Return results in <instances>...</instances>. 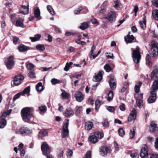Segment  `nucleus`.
<instances>
[{
	"label": "nucleus",
	"instance_id": "f257e3e1",
	"mask_svg": "<svg viewBox=\"0 0 158 158\" xmlns=\"http://www.w3.org/2000/svg\"><path fill=\"white\" fill-rule=\"evenodd\" d=\"M34 108L32 107H26L21 110V116L23 120L25 122L30 123V119L33 116Z\"/></svg>",
	"mask_w": 158,
	"mask_h": 158
},
{
	"label": "nucleus",
	"instance_id": "f03ea898",
	"mask_svg": "<svg viewBox=\"0 0 158 158\" xmlns=\"http://www.w3.org/2000/svg\"><path fill=\"white\" fill-rule=\"evenodd\" d=\"M158 89V85H157L156 83H154L152 85L150 91L151 96L148 99V102L149 103H153L156 101V92Z\"/></svg>",
	"mask_w": 158,
	"mask_h": 158
},
{
	"label": "nucleus",
	"instance_id": "7ed1b4c3",
	"mask_svg": "<svg viewBox=\"0 0 158 158\" xmlns=\"http://www.w3.org/2000/svg\"><path fill=\"white\" fill-rule=\"evenodd\" d=\"M117 14L114 10H111L108 11L106 15L103 14L102 17L108 20V21L111 23L114 22L116 19Z\"/></svg>",
	"mask_w": 158,
	"mask_h": 158
},
{
	"label": "nucleus",
	"instance_id": "20e7f679",
	"mask_svg": "<svg viewBox=\"0 0 158 158\" xmlns=\"http://www.w3.org/2000/svg\"><path fill=\"white\" fill-rule=\"evenodd\" d=\"M132 50L133 60L135 63L138 64L141 57L139 52V48L138 46H137L135 49L132 48Z\"/></svg>",
	"mask_w": 158,
	"mask_h": 158
},
{
	"label": "nucleus",
	"instance_id": "39448f33",
	"mask_svg": "<svg viewBox=\"0 0 158 158\" xmlns=\"http://www.w3.org/2000/svg\"><path fill=\"white\" fill-rule=\"evenodd\" d=\"M41 149L43 152V154L45 155L47 158H52V156L48 152L49 147L46 142H43L42 144Z\"/></svg>",
	"mask_w": 158,
	"mask_h": 158
},
{
	"label": "nucleus",
	"instance_id": "423d86ee",
	"mask_svg": "<svg viewBox=\"0 0 158 158\" xmlns=\"http://www.w3.org/2000/svg\"><path fill=\"white\" fill-rule=\"evenodd\" d=\"M67 122L64 123L63 127V131L61 133V137L64 138L66 137L69 135V130L68 128V127L69 124L68 122L69 119L65 120Z\"/></svg>",
	"mask_w": 158,
	"mask_h": 158
},
{
	"label": "nucleus",
	"instance_id": "0eeeda50",
	"mask_svg": "<svg viewBox=\"0 0 158 158\" xmlns=\"http://www.w3.org/2000/svg\"><path fill=\"white\" fill-rule=\"evenodd\" d=\"M151 51L153 57L158 55V43L155 42H152L151 43Z\"/></svg>",
	"mask_w": 158,
	"mask_h": 158
},
{
	"label": "nucleus",
	"instance_id": "6e6552de",
	"mask_svg": "<svg viewBox=\"0 0 158 158\" xmlns=\"http://www.w3.org/2000/svg\"><path fill=\"white\" fill-rule=\"evenodd\" d=\"M14 56H11L7 59L6 65V67L9 69H12L14 65Z\"/></svg>",
	"mask_w": 158,
	"mask_h": 158
},
{
	"label": "nucleus",
	"instance_id": "1a4fd4ad",
	"mask_svg": "<svg viewBox=\"0 0 158 158\" xmlns=\"http://www.w3.org/2000/svg\"><path fill=\"white\" fill-rule=\"evenodd\" d=\"M148 147L146 146L143 147L141 150L140 156L142 158H149L151 154L148 153Z\"/></svg>",
	"mask_w": 158,
	"mask_h": 158
},
{
	"label": "nucleus",
	"instance_id": "9d476101",
	"mask_svg": "<svg viewBox=\"0 0 158 158\" xmlns=\"http://www.w3.org/2000/svg\"><path fill=\"white\" fill-rule=\"evenodd\" d=\"M24 79L23 76L21 74H19L15 77L14 80V85L18 86L20 84Z\"/></svg>",
	"mask_w": 158,
	"mask_h": 158
},
{
	"label": "nucleus",
	"instance_id": "9b49d317",
	"mask_svg": "<svg viewBox=\"0 0 158 158\" xmlns=\"http://www.w3.org/2000/svg\"><path fill=\"white\" fill-rule=\"evenodd\" d=\"M6 117L5 113L4 112L0 117V128H3L6 124V121L5 119Z\"/></svg>",
	"mask_w": 158,
	"mask_h": 158
},
{
	"label": "nucleus",
	"instance_id": "f8f14e48",
	"mask_svg": "<svg viewBox=\"0 0 158 158\" xmlns=\"http://www.w3.org/2000/svg\"><path fill=\"white\" fill-rule=\"evenodd\" d=\"M136 117V111L135 108H133V110L129 115L128 120L129 121H134Z\"/></svg>",
	"mask_w": 158,
	"mask_h": 158
},
{
	"label": "nucleus",
	"instance_id": "ddd939ff",
	"mask_svg": "<svg viewBox=\"0 0 158 158\" xmlns=\"http://www.w3.org/2000/svg\"><path fill=\"white\" fill-rule=\"evenodd\" d=\"M31 132V131L29 129L27 128L22 127L16 131L17 134H28Z\"/></svg>",
	"mask_w": 158,
	"mask_h": 158
},
{
	"label": "nucleus",
	"instance_id": "4468645a",
	"mask_svg": "<svg viewBox=\"0 0 158 158\" xmlns=\"http://www.w3.org/2000/svg\"><path fill=\"white\" fill-rule=\"evenodd\" d=\"M110 151V149L105 146L101 147L100 149V154L103 156H106L107 153Z\"/></svg>",
	"mask_w": 158,
	"mask_h": 158
},
{
	"label": "nucleus",
	"instance_id": "2eb2a0df",
	"mask_svg": "<svg viewBox=\"0 0 158 158\" xmlns=\"http://www.w3.org/2000/svg\"><path fill=\"white\" fill-rule=\"evenodd\" d=\"M103 73V72H99L94 77L93 81L95 82H99L101 81L102 78Z\"/></svg>",
	"mask_w": 158,
	"mask_h": 158
},
{
	"label": "nucleus",
	"instance_id": "dca6fc26",
	"mask_svg": "<svg viewBox=\"0 0 158 158\" xmlns=\"http://www.w3.org/2000/svg\"><path fill=\"white\" fill-rule=\"evenodd\" d=\"M18 49L19 52H24L27 50L32 49L30 47L27 46L23 44H20L18 47Z\"/></svg>",
	"mask_w": 158,
	"mask_h": 158
},
{
	"label": "nucleus",
	"instance_id": "f3484780",
	"mask_svg": "<svg viewBox=\"0 0 158 158\" xmlns=\"http://www.w3.org/2000/svg\"><path fill=\"white\" fill-rule=\"evenodd\" d=\"M75 97L76 100L79 102H81L84 99V97L82 92H78L75 95Z\"/></svg>",
	"mask_w": 158,
	"mask_h": 158
},
{
	"label": "nucleus",
	"instance_id": "a211bd4d",
	"mask_svg": "<svg viewBox=\"0 0 158 158\" xmlns=\"http://www.w3.org/2000/svg\"><path fill=\"white\" fill-rule=\"evenodd\" d=\"M116 80L112 77H110L109 81L110 87L112 89H114L116 87Z\"/></svg>",
	"mask_w": 158,
	"mask_h": 158
},
{
	"label": "nucleus",
	"instance_id": "6ab92c4d",
	"mask_svg": "<svg viewBox=\"0 0 158 158\" xmlns=\"http://www.w3.org/2000/svg\"><path fill=\"white\" fill-rule=\"evenodd\" d=\"M125 40L126 42L127 43H132L134 39V37L132 35H130L129 33L127 36L125 37Z\"/></svg>",
	"mask_w": 158,
	"mask_h": 158
},
{
	"label": "nucleus",
	"instance_id": "aec40b11",
	"mask_svg": "<svg viewBox=\"0 0 158 158\" xmlns=\"http://www.w3.org/2000/svg\"><path fill=\"white\" fill-rule=\"evenodd\" d=\"M24 19L19 18L16 20V26L23 28H25V26L23 24Z\"/></svg>",
	"mask_w": 158,
	"mask_h": 158
},
{
	"label": "nucleus",
	"instance_id": "412c9836",
	"mask_svg": "<svg viewBox=\"0 0 158 158\" xmlns=\"http://www.w3.org/2000/svg\"><path fill=\"white\" fill-rule=\"evenodd\" d=\"M28 5L27 6L23 5L20 9V11L21 13L23 14H27L28 13Z\"/></svg>",
	"mask_w": 158,
	"mask_h": 158
},
{
	"label": "nucleus",
	"instance_id": "4be33fe9",
	"mask_svg": "<svg viewBox=\"0 0 158 158\" xmlns=\"http://www.w3.org/2000/svg\"><path fill=\"white\" fill-rule=\"evenodd\" d=\"M151 58L148 54H147L146 56V63L147 66L150 68L152 66V63L151 61Z\"/></svg>",
	"mask_w": 158,
	"mask_h": 158
},
{
	"label": "nucleus",
	"instance_id": "5701e85b",
	"mask_svg": "<svg viewBox=\"0 0 158 158\" xmlns=\"http://www.w3.org/2000/svg\"><path fill=\"white\" fill-rule=\"evenodd\" d=\"M74 112L71 109H67L63 113V114L66 117H69L73 115L74 114Z\"/></svg>",
	"mask_w": 158,
	"mask_h": 158
},
{
	"label": "nucleus",
	"instance_id": "b1692460",
	"mask_svg": "<svg viewBox=\"0 0 158 158\" xmlns=\"http://www.w3.org/2000/svg\"><path fill=\"white\" fill-rule=\"evenodd\" d=\"M61 91L62 92L61 94V97L62 98L66 99L70 97V94L66 93L64 90H62Z\"/></svg>",
	"mask_w": 158,
	"mask_h": 158
},
{
	"label": "nucleus",
	"instance_id": "393cba45",
	"mask_svg": "<svg viewBox=\"0 0 158 158\" xmlns=\"http://www.w3.org/2000/svg\"><path fill=\"white\" fill-rule=\"evenodd\" d=\"M93 125V123L91 122H88L85 123V129L87 130H91Z\"/></svg>",
	"mask_w": 158,
	"mask_h": 158
},
{
	"label": "nucleus",
	"instance_id": "a878e982",
	"mask_svg": "<svg viewBox=\"0 0 158 158\" xmlns=\"http://www.w3.org/2000/svg\"><path fill=\"white\" fill-rule=\"evenodd\" d=\"M41 37V35L39 34H36L35 35L34 37H30V39L32 42H35L39 40Z\"/></svg>",
	"mask_w": 158,
	"mask_h": 158
},
{
	"label": "nucleus",
	"instance_id": "bb28decb",
	"mask_svg": "<svg viewBox=\"0 0 158 158\" xmlns=\"http://www.w3.org/2000/svg\"><path fill=\"white\" fill-rule=\"evenodd\" d=\"M36 89L38 92H41L44 88L41 82H39L36 86Z\"/></svg>",
	"mask_w": 158,
	"mask_h": 158
},
{
	"label": "nucleus",
	"instance_id": "cd10ccee",
	"mask_svg": "<svg viewBox=\"0 0 158 158\" xmlns=\"http://www.w3.org/2000/svg\"><path fill=\"white\" fill-rule=\"evenodd\" d=\"M34 14L35 17L36 18H38L40 16V12L38 7H37L35 8L34 10Z\"/></svg>",
	"mask_w": 158,
	"mask_h": 158
},
{
	"label": "nucleus",
	"instance_id": "c85d7f7f",
	"mask_svg": "<svg viewBox=\"0 0 158 158\" xmlns=\"http://www.w3.org/2000/svg\"><path fill=\"white\" fill-rule=\"evenodd\" d=\"M152 15L155 20H158V10H153L152 12Z\"/></svg>",
	"mask_w": 158,
	"mask_h": 158
},
{
	"label": "nucleus",
	"instance_id": "c756f323",
	"mask_svg": "<svg viewBox=\"0 0 158 158\" xmlns=\"http://www.w3.org/2000/svg\"><path fill=\"white\" fill-rule=\"evenodd\" d=\"M89 140L93 143H95L98 141V139L94 135L89 136Z\"/></svg>",
	"mask_w": 158,
	"mask_h": 158
},
{
	"label": "nucleus",
	"instance_id": "7c9ffc66",
	"mask_svg": "<svg viewBox=\"0 0 158 158\" xmlns=\"http://www.w3.org/2000/svg\"><path fill=\"white\" fill-rule=\"evenodd\" d=\"M89 27V24L86 22H83L81 24V26L80 27V28L82 30H84Z\"/></svg>",
	"mask_w": 158,
	"mask_h": 158
},
{
	"label": "nucleus",
	"instance_id": "2f4dec72",
	"mask_svg": "<svg viewBox=\"0 0 158 158\" xmlns=\"http://www.w3.org/2000/svg\"><path fill=\"white\" fill-rule=\"evenodd\" d=\"M114 94L112 91H110L107 97L106 98L107 100L108 101H110L113 98Z\"/></svg>",
	"mask_w": 158,
	"mask_h": 158
},
{
	"label": "nucleus",
	"instance_id": "473e14b6",
	"mask_svg": "<svg viewBox=\"0 0 158 158\" xmlns=\"http://www.w3.org/2000/svg\"><path fill=\"white\" fill-rule=\"evenodd\" d=\"M47 9L48 11L51 15H54L55 14L54 11L52 7L50 5H47Z\"/></svg>",
	"mask_w": 158,
	"mask_h": 158
},
{
	"label": "nucleus",
	"instance_id": "72a5a7b5",
	"mask_svg": "<svg viewBox=\"0 0 158 158\" xmlns=\"http://www.w3.org/2000/svg\"><path fill=\"white\" fill-rule=\"evenodd\" d=\"M39 109L41 113H44L46 111L47 107L45 105H41L39 106Z\"/></svg>",
	"mask_w": 158,
	"mask_h": 158
},
{
	"label": "nucleus",
	"instance_id": "f704fd0d",
	"mask_svg": "<svg viewBox=\"0 0 158 158\" xmlns=\"http://www.w3.org/2000/svg\"><path fill=\"white\" fill-rule=\"evenodd\" d=\"M95 49L96 47L95 45L93 44L91 47V50L89 54V56L90 58H92V57L93 58V56L94 55L93 54L94 53V51L95 50Z\"/></svg>",
	"mask_w": 158,
	"mask_h": 158
},
{
	"label": "nucleus",
	"instance_id": "c9c22d12",
	"mask_svg": "<svg viewBox=\"0 0 158 158\" xmlns=\"http://www.w3.org/2000/svg\"><path fill=\"white\" fill-rule=\"evenodd\" d=\"M129 85V83L128 82H125L123 84V86L121 90L122 92H124L126 89L128 88Z\"/></svg>",
	"mask_w": 158,
	"mask_h": 158
},
{
	"label": "nucleus",
	"instance_id": "e433bc0d",
	"mask_svg": "<svg viewBox=\"0 0 158 158\" xmlns=\"http://www.w3.org/2000/svg\"><path fill=\"white\" fill-rule=\"evenodd\" d=\"M27 67L28 69L29 70V71H34V66L33 64H32L29 63L27 65Z\"/></svg>",
	"mask_w": 158,
	"mask_h": 158
},
{
	"label": "nucleus",
	"instance_id": "4c0bfd02",
	"mask_svg": "<svg viewBox=\"0 0 158 158\" xmlns=\"http://www.w3.org/2000/svg\"><path fill=\"white\" fill-rule=\"evenodd\" d=\"M94 135L96 136L97 139H101L103 136V134L100 132H97L95 133Z\"/></svg>",
	"mask_w": 158,
	"mask_h": 158
},
{
	"label": "nucleus",
	"instance_id": "58836bf2",
	"mask_svg": "<svg viewBox=\"0 0 158 158\" xmlns=\"http://www.w3.org/2000/svg\"><path fill=\"white\" fill-rule=\"evenodd\" d=\"M47 134L48 132L46 131H42L39 132V135L40 137L42 138L47 135Z\"/></svg>",
	"mask_w": 158,
	"mask_h": 158
},
{
	"label": "nucleus",
	"instance_id": "ea45409f",
	"mask_svg": "<svg viewBox=\"0 0 158 158\" xmlns=\"http://www.w3.org/2000/svg\"><path fill=\"white\" fill-rule=\"evenodd\" d=\"M142 84L141 82H139L138 85H136L135 86V92L138 93L139 92L140 87Z\"/></svg>",
	"mask_w": 158,
	"mask_h": 158
},
{
	"label": "nucleus",
	"instance_id": "a19ab883",
	"mask_svg": "<svg viewBox=\"0 0 158 158\" xmlns=\"http://www.w3.org/2000/svg\"><path fill=\"white\" fill-rule=\"evenodd\" d=\"M118 133L120 136L123 137L125 134L124 130L123 128H120L118 130Z\"/></svg>",
	"mask_w": 158,
	"mask_h": 158
},
{
	"label": "nucleus",
	"instance_id": "79ce46f5",
	"mask_svg": "<svg viewBox=\"0 0 158 158\" xmlns=\"http://www.w3.org/2000/svg\"><path fill=\"white\" fill-rule=\"evenodd\" d=\"M36 48L37 49L40 51H44L45 50V47L42 44H38L36 46Z\"/></svg>",
	"mask_w": 158,
	"mask_h": 158
},
{
	"label": "nucleus",
	"instance_id": "37998d69",
	"mask_svg": "<svg viewBox=\"0 0 158 158\" xmlns=\"http://www.w3.org/2000/svg\"><path fill=\"white\" fill-rule=\"evenodd\" d=\"M30 90V87L27 86L26 88H25L22 92H21V93L22 94V95H23L24 94L29 93Z\"/></svg>",
	"mask_w": 158,
	"mask_h": 158
},
{
	"label": "nucleus",
	"instance_id": "c03bdc74",
	"mask_svg": "<svg viewBox=\"0 0 158 158\" xmlns=\"http://www.w3.org/2000/svg\"><path fill=\"white\" fill-rule=\"evenodd\" d=\"M136 103L139 108H141L143 106V101L140 99H137Z\"/></svg>",
	"mask_w": 158,
	"mask_h": 158
},
{
	"label": "nucleus",
	"instance_id": "a18cd8bd",
	"mask_svg": "<svg viewBox=\"0 0 158 158\" xmlns=\"http://www.w3.org/2000/svg\"><path fill=\"white\" fill-rule=\"evenodd\" d=\"M135 134V131L134 129H132L130 130L129 137L130 139H132L134 137Z\"/></svg>",
	"mask_w": 158,
	"mask_h": 158
},
{
	"label": "nucleus",
	"instance_id": "49530a36",
	"mask_svg": "<svg viewBox=\"0 0 158 158\" xmlns=\"http://www.w3.org/2000/svg\"><path fill=\"white\" fill-rule=\"evenodd\" d=\"M83 8L81 6H79L77 8H76L74 11V13L75 14H79L80 12L83 9Z\"/></svg>",
	"mask_w": 158,
	"mask_h": 158
},
{
	"label": "nucleus",
	"instance_id": "de8ad7c7",
	"mask_svg": "<svg viewBox=\"0 0 158 158\" xmlns=\"http://www.w3.org/2000/svg\"><path fill=\"white\" fill-rule=\"evenodd\" d=\"M104 69L107 72H109L111 71V67L108 64H106L104 67Z\"/></svg>",
	"mask_w": 158,
	"mask_h": 158
},
{
	"label": "nucleus",
	"instance_id": "09e8293b",
	"mask_svg": "<svg viewBox=\"0 0 158 158\" xmlns=\"http://www.w3.org/2000/svg\"><path fill=\"white\" fill-rule=\"evenodd\" d=\"M142 29H144L146 27V21L145 19H143V21H141L139 23Z\"/></svg>",
	"mask_w": 158,
	"mask_h": 158
},
{
	"label": "nucleus",
	"instance_id": "8fccbe9b",
	"mask_svg": "<svg viewBox=\"0 0 158 158\" xmlns=\"http://www.w3.org/2000/svg\"><path fill=\"white\" fill-rule=\"evenodd\" d=\"M51 82L53 85H56L60 83V81L55 78H52L51 80Z\"/></svg>",
	"mask_w": 158,
	"mask_h": 158
},
{
	"label": "nucleus",
	"instance_id": "3c124183",
	"mask_svg": "<svg viewBox=\"0 0 158 158\" xmlns=\"http://www.w3.org/2000/svg\"><path fill=\"white\" fill-rule=\"evenodd\" d=\"M101 105V102L99 100H97L95 102V109L96 110H98Z\"/></svg>",
	"mask_w": 158,
	"mask_h": 158
},
{
	"label": "nucleus",
	"instance_id": "603ef678",
	"mask_svg": "<svg viewBox=\"0 0 158 158\" xmlns=\"http://www.w3.org/2000/svg\"><path fill=\"white\" fill-rule=\"evenodd\" d=\"M81 107L77 106L75 108L76 114V115H78L80 113L81 109Z\"/></svg>",
	"mask_w": 158,
	"mask_h": 158
},
{
	"label": "nucleus",
	"instance_id": "864d4df0",
	"mask_svg": "<svg viewBox=\"0 0 158 158\" xmlns=\"http://www.w3.org/2000/svg\"><path fill=\"white\" fill-rule=\"evenodd\" d=\"M73 154V152L70 149H68L67 151V156L68 158L71 157Z\"/></svg>",
	"mask_w": 158,
	"mask_h": 158
},
{
	"label": "nucleus",
	"instance_id": "5fc2aeb1",
	"mask_svg": "<svg viewBox=\"0 0 158 158\" xmlns=\"http://www.w3.org/2000/svg\"><path fill=\"white\" fill-rule=\"evenodd\" d=\"M108 2L107 1H105L102 4L101 6L100 7V8H102V9H105L106 8L107 4H108Z\"/></svg>",
	"mask_w": 158,
	"mask_h": 158
},
{
	"label": "nucleus",
	"instance_id": "6e6d98bb",
	"mask_svg": "<svg viewBox=\"0 0 158 158\" xmlns=\"http://www.w3.org/2000/svg\"><path fill=\"white\" fill-rule=\"evenodd\" d=\"M64 152L63 150H60L57 154V156L59 158H61L63 156Z\"/></svg>",
	"mask_w": 158,
	"mask_h": 158
},
{
	"label": "nucleus",
	"instance_id": "4d7b16f0",
	"mask_svg": "<svg viewBox=\"0 0 158 158\" xmlns=\"http://www.w3.org/2000/svg\"><path fill=\"white\" fill-rule=\"evenodd\" d=\"M13 42L15 44H18L19 43V39L18 37H13Z\"/></svg>",
	"mask_w": 158,
	"mask_h": 158
},
{
	"label": "nucleus",
	"instance_id": "13d9d810",
	"mask_svg": "<svg viewBox=\"0 0 158 158\" xmlns=\"http://www.w3.org/2000/svg\"><path fill=\"white\" fill-rule=\"evenodd\" d=\"M119 1L118 0H116L114 1V5L113 7L115 9H117L119 6Z\"/></svg>",
	"mask_w": 158,
	"mask_h": 158
},
{
	"label": "nucleus",
	"instance_id": "bf43d9fd",
	"mask_svg": "<svg viewBox=\"0 0 158 158\" xmlns=\"http://www.w3.org/2000/svg\"><path fill=\"white\" fill-rule=\"evenodd\" d=\"M21 95H22V94L21 92H20L16 94L13 98V101H14L16 99L18 98Z\"/></svg>",
	"mask_w": 158,
	"mask_h": 158
},
{
	"label": "nucleus",
	"instance_id": "052dcab7",
	"mask_svg": "<svg viewBox=\"0 0 158 158\" xmlns=\"http://www.w3.org/2000/svg\"><path fill=\"white\" fill-rule=\"evenodd\" d=\"M91 152L90 151H88L86 152L85 158H91Z\"/></svg>",
	"mask_w": 158,
	"mask_h": 158
},
{
	"label": "nucleus",
	"instance_id": "680f3d73",
	"mask_svg": "<svg viewBox=\"0 0 158 158\" xmlns=\"http://www.w3.org/2000/svg\"><path fill=\"white\" fill-rule=\"evenodd\" d=\"M28 76L31 78H33L35 77L34 71H29L28 73Z\"/></svg>",
	"mask_w": 158,
	"mask_h": 158
},
{
	"label": "nucleus",
	"instance_id": "e2e57ef3",
	"mask_svg": "<svg viewBox=\"0 0 158 158\" xmlns=\"http://www.w3.org/2000/svg\"><path fill=\"white\" fill-rule=\"evenodd\" d=\"M130 155L132 158H138L139 157V154L137 153H131Z\"/></svg>",
	"mask_w": 158,
	"mask_h": 158
},
{
	"label": "nucleus",
	"instance_id": "0e129e2a",
	"mask_svg": "<svg viewBox=\"0 0 158 158\" xmlns=\"http://www.w3.org/2000/svg\"><path fill=\"white\" fill-rule=\"evenodd\" d=\"M152 2L154 6L156 7H158V0H153Z\"/></svg>",
	"mask_w": 158,
	"mask_h": 158
},
{
	"label": "nucleus",
	"instance_id": "69168bd1",
	"mask_svg": "<svg viewBox=\"0 0 158 158\" xmlns=\"http://www.w3.org/2000/svg\"><path fill=\"white\" fill-rule=\"evenodd\" d=\"M107 110L110 112H113L114 110V108L111 106H109L107 108Z\"/></svg>",
	"mask_w": 158,
	"mask_h": 158
},
{
	"label": "nucleus",
	"instance_id": "338daca9",
	"mask_svg": "<svg viewBox=\"0 0 158 158\" xmlns=\"http://www.w3.org/2000/svg\"><path fill=\"white\" fill-rule=\"evenodd\" d=\"M155 147L156 149H158V138L156 139V141L154 143Z\"/></svg>",
	"mask_w": 158,
	"mask_h": 158
},
{
	"label": "nucleus",
	"instance_id": "774afa93",
	"mask_svg": "<svg viewBox=\"0 0 158 158\" xmlns=\"http://www.w3.org/2000/svg\"><path fill=\"white\" fill-rule=\"evenodd\" d=\"M149 158H158V155L154 154H151Z\"/></svg>",
	"mask_w": 158,
	"mask_h": 158
}]
</instances>
